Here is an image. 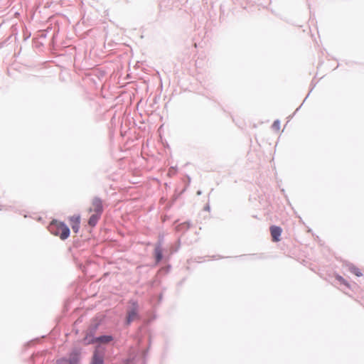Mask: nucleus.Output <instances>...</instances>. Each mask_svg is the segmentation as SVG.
<instances>
[{
    "label": "nucleus",
    "instance_id": "20e7f679",
    "mask_svg": "<svg viewBox=\"0 0 364 364\" xmlns=\"http://www.w3.org/2000/svg\"><path fill=\"white\" fill-rule=\"evenodd\" d=\"M138 306L136 303L132 304V306L131 309L128 311L127 313V323H130L132 321H134L137 318L138 316Z\"/></svg>",
    "mask_w": 364,
    "mask_h": 364
},
{
    "label": "nucleus",
    "instance_id": "1a4fd4ad",
    "mask_svg": "<svg viewBox=\"0 0 364 364\" xmlns=\"http://www.w3.org/2000/svg\"><path fill=\"white\" fill-rule=\"evenodd\" d=\"M349 269L351 273L356 275L357 277H361L363 275L361 271L355 266L350 267Z\"/></svg>",
    "mask_w": 364,
    "mask_h": 364
},
{
    "label": "nucleus",
    "instance_id": "39448f33",
    "mask_svg": "<svg viewBox=\"0 0 364 364\" xmlns=\"http://www.w3.org/2000/svg\"><path fill=\"white\" fill-rule=\"evenodd\" d=\"M270 232L273 241L278 242L280 240V235L282 233L281 228L273 225L270 228Z\"/></svg>",
    "mask_w": 364,
    "mask_h": 364
},
{
    "label": "nucleus",
    "instance_id": "0eeeda50",
    "mask_svg": "<svg viewBox=\"0 0 364 364\" xmlns=\"http://www.w3.org/2000/svg\"><path fill=\"white\" fill-rule=\"evenodd\" d=\"M113 340L112 336H102L100 337H97L92 341V343L98 342L102 343H107Z\"/></svg>",
    "mask_w": 364,
    "mask_h": 364
},
{
    "label": "nucleus",
    "instance_id": "9d476101",
    "mask_svg": "<svg viewBox=\"0 0 364 364\" xmlns=\"http://www.w3.org/2000/svg\"><path fill=\"white\" fill-rule=\"evenodd\" d=\"M336 279L338 281H339L342 284H344L346 285H348L347 282H346V280L341 277V276H336Z\"/></svg>",
    "mask_w": 364,
    "mask_h": 364
},
{
    "label": "nucleus",
    "instance_id": "f03ea898",
    "mask_svg": "<svg viewBox=\"0 0 364 364\" xmlns=\"http://www.w3.org/2000/svg\"><path fill=\"white\" fill-rule=\"evenodd\" d=\"M48 228L53 235L60 237L63 240L67 239L70 235V229L64 223L53 220Z\"/></svg>",
    "mask_w": 364,
    "mask_h": 364
},
{
    "label": "nucleus",
    "instance_id": "9b49d317",
    "mask_svg": "<svg viewBox=\"0 0 364 364\" xmlns=\"http://www.w3.org/2000/svg\"><path fill=\"white\" fill-rule=\"evenodd\" d=\"M156 255L157 260L159 261L161 259V257H162L161 250H159V249H156Z\"/></svg>",
    "mask_w": 364,
    "mask_h": 364
},
{
    "label": "nucleus",
    "instance_id": "f257e3e1",
    "mask_svg": "<svg viewBox=\"0 0 364 364\" xmlns=\"http://www.w3.org/2000/svg\"><path fill=\"white\" fill-rule=\"evenodd\" d=\"M89 213H92L88 220V225L95 227L100 220L103 212L102 201L99 198H94L92 200L90 207L88 209Z\"/></svg>",
    "mask_w": 364,
    "mask_h": 364
},
{
    "label": "nucleus",
    "instance_id": "7ed1b4c3",
    "mask_svg": "<svg viewBox=\"0 0 364 364\" xmlns=\"http://www.w3.org/2000/svg\"><path fill=\"white\" fill-rule=\"evenodd\" d=\"M80 360L77 353H72L68 358H63L57 361V364H78Z\"/></svg>",
    "mask_w": 364,
    "mask_h": 364
},
{
    "label": "nucleus",
    "instance_id": "6e6552de",
    "mask_svg": "<svg viewBox=\"0 0 364 364\" xmlns=\"http://www.w3.org/2000/svg\"><path fill=\"white\" fill-rule=\"evenodd\" d=\"M91 364H103V358L97 351L93 355Z\"/></svg>",
    "mask_w": 364,
    "mask_h": 364
},
{
    "label": "nucleus",
    "instance_id": "423d86ee",
    "mask_svg": "<svg viewBox=\"0 0 364 364\" xmlns=\"http://www.w3.org/2000/svg\"><path fill=\"white\" fill-rule=\"evenodd\" d=\"M72 229L77 233L80 228V218L79 215L73 216L70 218Z\"/></svg>",
    "mask_w": 364,
    "mask_h": 364
}]
</instances>
